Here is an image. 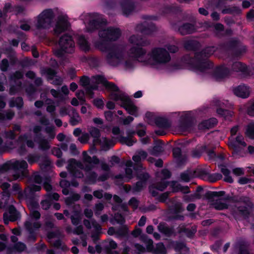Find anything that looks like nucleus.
<instances>
[{
  "instance_id": "f257e3e1",
  "label": "nucleus",
  "mask_w": 254,
  "mask_h": 254,
  "mask_svg": "<svg viewBox=\"0 0 254 254\" xmlns=\"http://www.w3.org/2000/svg\"><path fill=\"white\" fill-rule=\"evenodd\" d=\"M80 84L84 87L85 93L90 98L93 97V90L98 89L100 86H104L111 92V99L124 108L128 114L137 117L138 115L137 107L130 100L128 95L119 90L115 84L109 82L102 75L92 76L90 79L87 76H82L80 79Z\"/></svg>"
},
{
  "instance_id": "f03ea898",
  "label": "nucleus",
  "mask_w": 254,
  "mask_h": 254,
  "mask_svg": "<svg viewBox=\"0 0 254 254\" xmlns=\"http://www.w3.org/2000/svg\"><path fill=\"white\" fill-rule=\"evenodd\" d=\"M128 41L132 46L129 50L128 56L139 63L158 67L166 65L171 61V56L164 48H154L147 54L146 50L140 47L149 43L142 37L133 35L129 38Z\"/></svg>"
},
{
  "instance_id": "7ed1b4c3",
  "label": "nucleus",
  "mask_w": 254,
  "mask_h": 254,
  "mask_svg": "<svg viewBox=\"0 0 254 254\" xmlns=\"http://www.w3.org/2000/svg\"><path fill=\"white\" fill-rule=\"evenodd\" d=\"M84 23L85 31L88 32L99 30V40L95 42V45L102 52H105L107 50V42L116 41L121 35V31L119 28L106 27V19L98 13L86 14L85 16Z\"/></svg>"
},
{
  "instance_id": "20e7f679",
  "label": "nucleus",
  "mask_w": 254,
  "mask_h": 254,
  "mask_svg": "<svg viewBox=\"0 0 254 254\" xmlns=\"http://www.w3.org/2000/svg\"><path fill=\"white\" fill-rule=\"evenodd\" d=\"M214 47H207L199 53L195 54L194 59L186 56L171 68L172 70L187 68L198 74L209 73L213 64L207 60L208 57L215 51Z\"/></svg>"
},
{
  "instance_id": "39448f33",
  "label": "nucleus",
  "mask_w": 254,
  "mask_h": 254,
  "mask_svg": "<svg viewBox=\"0 0 254 254\" xmlns=\"http://www.w3.org/2000/svg\"><path fill=\"white\" fill-rule=\"evenodd\" d=\"M83 160L85 166L79 161L74 159L68 160V164L67 167L68 171L72 177L77 178H81L83 177V173L81 170H84L86 171V182L89 184H94L97 180L104 181L108 178V175L105 174L97 179V174L90 171L94 168L95 165L99 163V160L97 157L94 156L92 157L88 155L86 152H83Z\"/></svg>"
},
{
  "instance_id": "423d86ee",
  "label": "nucleus",
  "mask_w": 254,
  "mask_h": 254,
  "mask_svg": "<svg viewBox=\"0 0 254 254\" xmlns=\"http://www.w3.org/2000/svg\"><path fill=\"white\" fill-rule=\"evenodd\" d=\"M126 50L127 45L125 44H116L110 47L105 58L106 63L113 67L121 66L127 70L133 69L136 60L128 56Z\"/></svg>"
},
{
  "instance_id": "0eeeda50",
  "label": "nucleus",
  "mask_w": 254,
  "mask_h": 254,
  "mask_svg": "<svg viewBox=\"0 0 254 254\" xmlns=\"http://www.w3.org/2000/svg\"><path fill=\"white\" fill-rule=\"evenodd\" d=\"M28 205L31 210V212L28 220L25 223V227L30 234L28 239L34 241L36 238L34 233L41 226V224L39 221L41 215L38 211L35 210L38 208V204L37 203H29Z\"/></svg>"
},
{
  "instance_id": "6e6552de",
  "label": "nucleus",
  "mask_w": 254,
  "mask_h": 254,
  "mask_svg": "<svg viewBox=\"0 0 254 254\" xmlns=\"http://www.w3.org/2000/svg\"><path fill=\"white\" fill-rule=\"evenodd\" d=\"M2 136L5 139H6L7 142L9 140V142H6L4 145V147L8 149H13L15 147L14 143H25L26 145L29 147L33 148L35 146L34 141L30 139V136L27 134L21 135L18 137L17 141L15 140L16 134L11 130L9 131H4Z\"/></svg>"
},
{
  "instance_id": "1a4fd4ad",
  "label": "nucleus",
  "mask_w": 254,
  "mask_h": 254,
  "mask_svg": "<svg viewBox=\"0 0 254 254\" xmlns=\"http://www.w3.org/2000/svg\"><path fill=\"white\" fill-rule=\"evenodd\" d=\"M59 48L54 50V54L63 58L65 54H72L75 51V43L72 37L67 34L62 36L59 41Z\"/></svg>"
},
{
  "instance_id": "9d476101",
  "label": "nucleus",
  "mask_w": 254,
  "mask_h": 254,
  "mask_svg": "<svg viewBox=\"0 0 254 254\" xmlns=\"http://www.w3.org/2000/svg\"><path fill=\"white\" fill-rule=\"evenodd\" d=\"M55 14L51 9H47L41 12L36 17L35 26L38 30H47L52 27Z\"/></svg>"
},
{
  "instance_id": "9b49d317",
  "label": "nucleus",
  "mask_w": 254,
  "mask_h": 254,
  "mask_svg": "<svg viewBox=\"0 0 254 254\" xmlns=\"http://www.w3.org/2000/svg\"><path fill=\"white\" fill-rule=\"evenodd\" d=\"M173 116L180 117L177 130L181 133H185L191 129L192 123L190 122L191 117L190 112H175L172 113Z\"/></svg>"
},
{
  "instance_id": "f8f14e48",
  "label": "nucleus",
  "mask_w": 254,
  "mask_h": 254,
  "mask_svg": "<svg viewBox=\"0 0 254 254\" xmlns=\"http://www.w3.org/2000/svg\"><path fill=\"white\" fill-rule=\"evenodd\" d=\"M88 131L89 136L90 135L93 138V144L100 145L102 150H107L114 144L112 140L104 137H101L100 130L97 128L91 127L89 128Z\"/></svg>"
},
{
  "instance_id": "ddd939ff",
  "label": "nucleus",
  "mask_w": 254,
  "mask_h": 254,
  "mask_svg": "<svg viewBox=\"0 0 254 254\" xmlns=\"http://www.w3.org/2000/svg\"><path fill=\"white\" fill-rule=\"evenodd\" d=\"M239 130V126H236L231 129V137L228 141L229 147L233 150V154L238 153L243 148L246 146V143L244 141L242 135H238L236 137H233Z\"/></svg>"
},
{
  "instance_id": "4468645a",
  "label": "nucleus",
  "mask_w": 254,
  "mask_h": 254,
  "mask_svg": "<svg viewBox=\"0 0 254 254\" xmlns=\"http://www.w3.org/2000/svg\"><path fill=\"white\" fill-rule=\"evenodd\" d=\"M69 27L67 17L65 15H59L56 19L55 23L53 26V34L58 36L62 33L67 30Z\"/></svg>"
},
{
  "instance_id": "2eb2a0df",
  "label": "nucleus",
  "mask_w": 254,
  "mask_h": 254,
  "mask_svg": "<svg viewBox=\"0 0 254 254\" xmlns=\"http://www.w3.org/2000/svg\"><path fill=\"white\" fill-rule=\"evenodd\" d=\"M61 235V234L59 231L50 232L47 234V239L49 242L58 249L63 252H67L69 250V248L59 240Z\"/></svg>"
},
{
  "instance_id": "dca6fc26",
  "label": "nucleus",
  "mask_w": 254,
  "mask_h": 254,
  "mask_svg": "<svg viewBox=\"0 0 254 254\" xmlns=\"http://www.w3.org/2000/svg\"><path fill=\"white\" fill-rule=\"evenodd\" d=\"M16 172L13 174V179L17 180L26 176L28 164L24 160L15 161L12 164Z\"/></svg>"
},
{
  "instance_id": "f3484780",
  "label": "nucleus",
  "mask_w": 254,
  "mask_h": 254,
  "mask_svg": "<svg viewBox=\"0 0 254 254\" xmlns=\"http://www.w3.org/2000/svg\"><path fill=\"white\" fill-rule=\"evenodd\" d=\"M157 176L162 180L161 182L156 185V189L160 191H163L168 185L167 182L165 180L171 176V173L167 169H163L161 172L157 173Z\"/></svg>"
},
{
  "instance_id": "a211bd4d",
  "label": "nucleus",
  "mask_w": 254,
  "mask_h": 254,
  "mask_svg": "<svg viewBox=\"0 0 254 254\" xmlns=\"http://www.w3.org/2000/svg\"><path fill=\"white\" fill-rule=\"evenodd\" d=\"M240 202H244L245 205H247L250 201L249 197L246 196H241L239 198ZM247 212V208L245 206H240L239 204H237L234 208V211L232 212V215L234 217H236L237 214H241L243 215H245Z\"/></svg>"
},
{
  "instance_id": "6ab92c4d",
  "label": "nucleus",
  "mask_w": 254,
  "mask_h": 254,
  "mask_svg": "<svg viewBox=\"0 0 254 254\" xmlns=\"http://www.w3.org/2000/svg\"><path fill=\"white\" fill-rule=\"evenodd\" d=\"M231 70L226 65L217 67L214 70L213 77L217 80H220L229 75Z\"/></svg>"
},
{
  "instance_id": "aec40b11",
  "label": "nucleus",
  "mask_w": 254,
  "mask_h": 254,
  "mask_svg": "<svg viewBox=\"0 0 254 254\" xmlns=\"http://www.w3.org/2000/svg\"><path fill=\"white\" fill-rule=\"evenodd\" d=\"M19 217V213L13 206L9 208L8 211L4 213L3 220L5 224H8L9 221H15Z\"/></svg>"
},
{
  "instance_id": "412c9836",
  "label": "nucleus",
  "mask_w": 254,
  "mask_h": 254,
  "mask_svg": "<svg viewBox=\"0 0 254 254\" xmlns=\"http://www.w3.org/2000/svg\"><path fill=\"white\" fill-rule=\"evenodd\" d=\"M233 91L236 96L242 98H248L250 93V88L245 85H240L234 87Z\"/></svg>"
},
{
  "instance_id": "4be33fe9",
  "label": "nucleus",
  "mask_w": 254,
  "mask_h": 254,
  "mask_svg": "<svg viewBox=\"0 0 254 254\" xmlns=\"http://www.w3.org/2000/svg\"><path fill=\"white\" fill-rule=\"evenodd\" d=\"M42 73L46 74L48 80L55 79L53 81L52 83L55 85H60L62 82V80L60 77L56 76L55 71L50 68H46L42 70Z\"/></svg>"
},
{
  "instance_id": "5701e85b",
  "label": "nucleus",
  "mask_w": 254,
  "mask_h": 254,
  "mask_svg": "<svg viewBox=\"0 0 254 254\" xmlns=\"http://www.w3.org/2000/svg\"><path fill=\"white\" fill-rule=\"evenodd\" d=\"M135 133V131L128 129L127 130V136H121L120 140L122 143L125 144L128 146H131L136 142V140L134 139L132 137Z\"/></svg>"
},
{
  "instance_id": "b1692460",
  "label": "nucleus",
  "mask_w": 254,
  "mask_h": 254,
  "mask_svg": "<svg viewBox=\"0 0 254 254\" xmlns=\"http://www.w3.org/2000/svg\"><path fill=\"white\" fill-rule=\"evenodd\" d=\"M83 224L87 229H91L92 226L96 234H99L102 233L101 226L94 219L91 220V221L85 219L83 221Z\"/></svg>"
},
{
  "instance_id": "393cba45",
  "label": "nucleus",
  "mask_w": 254,
  "mask_h": 254,
  "mask_svg": "<svg viewBox=\"0 0 254 254\" xmlns=\"http://www.w3.org/2000/svg\"><path fill=\"white\" fill-rule=\"evenodd\" d=\"M217 123V120L214 118L203 121L200 123L198 126V129L200 130L208 129L214 127Z\"/></svg>"
},
{
  "instance_id": "a878e982",
  "label": "nucleus",
  "mask_w": 254,
  "mask_h": 254,
  "mask_svg": "<svg viewBox=\"0 0 254 254\" xmlns=\"http://www.w3.org/2000/svg\"><path fill=\"white\" fill-rule=\"evenodd\" d=\"M78 185V183L76 181L73 180L71 183H69L68 181L65 180H62L60 182V186L63 189V193L65 194H68L69 191L68 190V188L70 186H72L73 187H77Z\"/></svg>"
},
{
  "instance_id": "bb28decb",
  "label": "nucleus",
  "mask_w": 254,
  "mask_h": 254,
  "mask_svg": "<svg viewBox=\"0 0 254 254\" xmlns=\"http://www.w3.org/2000/svg\"><path fill=\"white\" fill-rule=\"evenodd\" d=\"M123 13L126 16L129 15L134 9V5L130 1H126L121 4Z\"/></svg>"
},
{
  "instance_id": "cd10ccee",
  "label": "nucleus",
  "mask_w": 254,
  "mask_h": 254,
  "mask_svg": "<svg viewBox=\"0 0 254 254\" xmlns=\"http://www.w3.org/2000/svg\"><path fill=\"white\" fill-rule=\"evenodd\" d=\"M77 43L81 50L86 52L90 50V44L83 36L78 37Z\"/></svg>"
},
{
  "instance_id": "c85d7f7f",
  "label": "nucleus",
  "mask_w": 254,
  "mask_h": 254,
  "mask_svg": "<svg viewBox=\"0 0 254 254\" xmlns=\"http://www.w3.org/2000/svg\"><path fill=\"white\" fill-rule=\"evenodd\" d=\"M146 24L138 25L136 27V30L139 31L143 34H150L155 29V27L152 24L148 25V27H145Z\"/></svg>"
},
{
  "instance_id": "c756f323",
  "label": "nucleus",
  "mask_w": 254,
  "mask_h": 254,
  "mask_svg": "<svg viewBox=\"0 0 254 254\" xmlns=\"http://www.w3.org/2000/svg\"><path fill=\"white\" fill-rule=\"evenodd\" d=\"M179 30L181 34L186 35L193 32L195 29L193 25L186 23L180 26Z\"/></svg>"
},
{
  "instance_id": "7c9ffc66",
  "label": "nucleus",
  "mask_w": 254,
  "mask_h": 254,
  "mask_svg": "<svg viewBox=\"0 0 254 254\" xmlns=\"http://www.w3.org/2000/svg\"><path fill=\"white\" fill-rule=\"evenodd\" d=\"M164 151V145L161 141H157L151 151V154L158 156Z\"/></svg>"
},
{
  "instance_id": "2f4dec72",
  "label": "nucleus",
  "mask_w": 254,
  "mask_h": 254,
  "mask_svg": "<svg viewBox=\"0 0 254 254\" xmlns=\"http://www.w3.org/2000/svg\"><path fill=\"white\" fill-rule=\"evenodd\" d=\"M141 239L143 242L146 245V250L147 252H151L153 254L154 246L153 245V241L149 239L145 235L141 236Z\"/></svg>"
},
{
  "instance_id": "473e14b6",
  "label": "nucleus",
  "mask_w": 254,
  "mask_h": 254,
  "mask_svg": "<svg viewBox=\"0 0 254 254\" xmlns=\"http://www.w3.org/2000/svg\"><path fill=\"white\" fill-rule=\"evenodd\" d=\"M72 114L70 116V124L72 126H76L81 122V118L76 111L72 108Z\"/></svg>"
},
{
  "instance_id": "72a5a7b5",
  "label": "nucleus",
  "mask_w": 254,
  "mask_h": 254,
  "mask_svg": "<svg viewBox=\"0 0 254 254\" xmlns=\"http://www.w3.org/2000/svg\"><path fill=\"white\" fill-rule=\"evenodd\" d=\"M77 207L79 210H77L73 212V214L71 216V220L72 223L74 225H77L81 220V211L80 209V206L77 205Z\"/></svg>"
},
{
  "instance_id": "f704fd0d",
  "label": "nucleus",
  "mask_w": 254,
  "mask_h": 254,
  "mask_svg": "<svg viewBox=\"0 0 254 254\" xmlns=\"http://www.w3.org/2000/svg\"><path fill=\"white\" fill-rule=\"evenodd\" d=\"M93 195L95 197L98 199H101L103 197L106 200H110L112 197L111 194L108 193H104L103 190H95L93 192Z\"/></svg>"
},
{
  "instance_id": "c9c22d12",
  "label": "nucleus",
  "mask_w": 254,
  "mask_h": 254,
  "mask_svg": "<svg viewBox=\"0 0 254 254\" xmlns=\"http://www.w3.org/2000/svg\"><path fill=\"white\" fill-rule=\"evenodd\" d=\"M125 165L126 168V177L125 179L126 181H128L129 180L132 178V171L131 167L132 165V163L131 160H127L126 161Z\"/></svg>"
},
{
  "instance_id": "e433bc0d",
  "label": "nucleus",
  "mask_w": 254,
  "mask_h": 254,
  "mask_svg": "<svg viewBox=\"0 0 254 254\" xmlns=\"http://www.w3.org/2000/svg\"><path fill=\"white\" fill-rule=\"evenodd\" d=\"M247 66L239 62H234L232 65V71L245 72Z\"/></svg>"
},
{
  "instance_id": "4c0bfd02",
  "label": "nucleus",
  "mask_w": 254,
  "mask_h": 254,
  "mask_svg": "<svg viewBox=\"0 0 254 254\" xmlns=\"http://www.w3.org/2000/svg\"><path fill=\"white\" fill-rule=\"evenodd\" d=\"M9 104L10 107H16L17 108H20L23 106V100L21 97L13 98L9 101Z\"/></svg>"
},
{
  "instance_id": "58836bf2",
  "label": "nucleus",
  "mask_w": 254,
  "mask_h": 254,
  "mask_svg": "<svg viewBox=\"0 0 254 254\" xmlns=\"http://www.w3.org/2000/svg\"><path fill=\"white\" fill-rule=\"evenodd\" d=\"M217 113L220 116L224 118L226 120L229 119L233 115V112L231 111L224 110L221 108L217 109Z\"/></svg>"
},
{
  "instance_id": "ea45409f",
  "label": "nucleus",
  "mask_w": 254,
  "mask_h": 254,
  "mask_svg": "<svg viewBox=\"0 0 254 254\" xmlns=\"http://www.w3.org/2000/svg\"><path fill=\"white\" fill-rule=\"evenodd\" d=\"M228 204L227 201L216 200L213 204V207L217 210H223L228 208Z\"/></svg>"
},
{
  "instance_id": "a19ab883",
  "label": "nucleus",
  "mask_w": 254,
  "mask_h": 254,
  "mask_svg": "<svg viewBox=\"0 0 254 254\" xmlns=\"http://www.w3.org/2000/svg\"><path fill=\"white\" fill-rule=\"evenodd\" d=\"M155 123L159 127H169V124L167 120L163 117H156L155 119Z\"/></svg>"
},
{
  "instance_id": "79ce46f5",
  "label": "nucleus",
  "mask_w": 254,
  "mask_h": 254,
  "mask_svg": "<svg viewBox=\"0 0 254 254\" xmlns=\"http://www.w3.org/2000/svg\"><path fill=\"white\" fill-rule=\"evenodd\" d=\"M166 253V248L162 243H158L155 248H154L153 254H165Z\"/></svg>"
},
{
  "instance_id": "37998d69",
  "label": "nucleus",
  "mask_w": 254,
  "mask_h": 254,
  "mask_svg": "<svg viewBox=\"0 0 254 254\" xmlns=\"http://www.w3.org/2000/svg\"><path fill=\"white\" fill-rule=\"evenodd\" d=\"M221 172L224 176V180L228 183H232L233 182V179L230 175V171L225 167L221 168Z\"/></svg>"
},
{
  "instance_id": "c03bdc74",
  "label": "nucleus",
  "mask_w": 254,
  "mask_h": 254,
  "mask_svg": "<svg viewBox=\"0 0 254 254\" xmlns=\"http://www.w3.org/2000/svg\"><path fill=\"white\" fill-rule=\"evenodd\" d=\"M80 198V196L78 193H73L71 196L67 197L65 202L66 205L69 206L71 205L74 201H77Z\"/></svg>"
},
{
  "instance_id": "a18cd8bd",
  "label": "nucleus",
  "mask_w": 254,
  "mask_h": 254,
  "mask_svg": "<svg viewBox=\"0 0 254 254\" xmlns=\"http://www.w3.org/2000/svg\"><path fill=\"white\" fill-rule=\"evenodd\" d=\"M45 103L47 105L46 110L50 113H53L56 110V106L54 101L50 99H46Z\"/></svg>"
},
{
  "instance_id": "49530a36",
  "label": "nucleus",
  "mask_w": 254,
  "mask_h": 254,
  "mask_svg": "<svg viewBox=\"0 0 254 254\" xmlns=\"http://www.w3.org/2000/svg\"><path fill=\"white\" fill-rule=\"evenodd\" d=\"M26 245L21 242H17L15 243L14 246L11 248L10 251L12 252H22L26 249Z\"/></svg>"
},
{
  "instance_id": "de8ad7c7",
  "label": "nucleus",
  "mask_w": 254,
  "mask_h": 254,
  "mask_svg": "<svg viewBox=\"0 0 254 254\" xmlns=\"http://www.w3.org/2000/svg\"><path fill=\"white\" fill-rule=\"evenodd\" d=\"M45 131L48 134L50 139L54 138L56 133L55 132V127L53 126L47 127L45 129Z\"/></svg>"
},
{
  "instance_id": "09e8293b",
  "label": "nucleus",
  "mask_w": 254,
  "mask_h": 254,
  "mask_svg": "<svg viewBox=\"0 0 254 254\" xmlns=\"http://www.w3.org/2000/svg\"><path fill=\"white\" fill-rule=\"evenodd\" d=\"M198 43L194 41H188L185 43L184 47L188 50H194Z\"/></svg>"
},
{
  "instance_id": "8fccbe9b",
  "label": "nucleus",
  "mask_w": 254,
  "mask_h": 254,
  "mask_svg": "<svg viewBox=\"0 0 254 254\" xmlns=\"http://www.w3.org/2000/svg\"><path fill=\"white\" fill-rule=\"evenodd\" d=\"M246 133L250 138H254V122L251 123L248 126Z\"/></svg>"
},
{
  "instance_id": "3c124183",
  "label": "nucleus",
  "mask_w": 254,
  "mask_h": 254,
  "mask_svg": "<svg viewBox=\"0 0 254 254\" xmlns=\"http://www.w3.org/2000/svg\"><path fill=\"white\" fill-rule=\"evenodd\" d=\"M104 208V205L101 202H99L95 204L94 210L96 216H99L100 215L102 211Z\"/></svg>"
},
{
  "instance_id": "603ef678",
  "label": "nucleus",
  "mask_w": 254,
  "mask_h": 254,
  "mask_svg": "<svg viewBox=\"0 0 254 254\" xmlns=\"http://www.w3.org/2000/svg\"><path fill=\"white\" fill-rule=\"evenodd\" d=\"M158 230L161 232L166 234V235H170L172 232V230L165 226L164 224H160L158 226Z\"/></svg>"
},
{
  "instance_id": "864d4df0",
  "label": "nucleus",
  "mask_w": 254,
  "mask_h": 254,
  "mask_svg": "<svg viewBox=\"0 0 254 254\" xmlns=\"http://www.w3.org/2000/svg\"><path fill=\"white\" fill-rule=\"evenodd\" d=\"M51 93L54 97L58 98L60 102L64 101L65 100L64 97L60 92L54 89L51 90Z\"/></svg>"
},
{
  "instance_id": "5fc2aeb1",
  "label": "nucleus",
  "mask_w": 254,
  "mask_h": 254,
  "mask_svg": "<svg viewBox=\"0 0 254 254\" xmlns=\"http://www.w3.org/2000/svg\"><path fill=\"white\" fill-rule=\"evenodd\" d=\"M14 113L11 111H8L5 113V115L0 113V121L4 120H10L14 116Z\"/></svg>"
},
{
  "instance_id": "6e6d98bb",
  "label": "nucleus",
  "mask_w": 254,
  "mask_h": 254,
  "mask_svg": "<svg viewBox=\"0 0 254 254\" xmlns=\"http://www.w3.org/2000/svg\"><path fill=\"white\" fill-rule=\"evenodd\" d=\"M192 178V175L191 173L189 172H185L181 174V179L184 181L188 182L190 181V180Z\"/></svg>"
},
{
  "instance_id": "4d7b16f0",
  "label": "nucleus",
  "mask_w": 254,
  "mask_h": 254,
  "mask_svg": "<svg viewBox=\"0 0 254 254\" xmlns=\"http://www.w3.org/2000/svg\"><path fill=\"white\" fill-rule=\"evenodd\" d=\"M23 77V73L20 71H16L10 77V81L12 83H16V81Z\"/></svg>"
},
{
  "instance_id": "13d9d810",
  "label": "nucleus",
  "mask_w": 254,
  "mask_h": 254,
  "mask_svg": "<svg viewBox=\"0 0 254 254\" xmlns=\"http://www.w3.org/2000/svg\"><path fill=\"white\" fill-rule=\"evenodd\" d=\"M196 232L195 226L192 227L191 229L186 228L184 229V232L188 237H191Z\"/></svg>"
},
{
  "instance_id": "bf43d9fd",
  "label": "nucleus",
  "mask_w": 254,
  "mask_h": 254,
  "mask_svg": "<svg viewBox=\"0 0 254 254\" xmlns=\"http://www.w3.org/2000/svg\"><path fill=\"white\" fill-rule=\"evenodd\" d=\"M223 191H209L206 193V196L209 198H214L223 195Z\"/></svg>"
},
{
  "instance_id": "052dcab7",
  "label": "nucleus",
  "mask_w": 254,
  "mask_h": 254,
  "mask_svg": "<svg viewBox=\"0 0 254 254\" xmlns=\"http://www.w3.org/2000/svg\"><path fill=\"white\" fill-rule=\"evenodd\" d=\"M105 247L107 249H115L117 247V244L112 240H109L106 242Z\"/></svg>"
},
{
  "instance_id": "680f3d73",
  "label": "nucleus",
  "mask_w": 254,
  "mask_h": 254,
  "mask_svg": "<svg viewBox=\"0 0 254 254\" xmlns=\"http://www.w3.org/2000/svg\"><path fill=\"white\" fill-rule=\"evenodd\" d=\"M135 250L133 252V254H141L145 251V248L141 245L136 244L134 245Z\"/></svg>"
},
{
  "instance_id": "e2e57ef3",
  "label": "nucleus",
  "mask_w": 254,
  "mask_h": 254,
  "mask_svg": "<svg viewBox=\"0 0 254 254\" xmlns=\"http://www.w3.org/2000/svg\"><path fill=\"white\" fill-rule=\"evenodd\" d=\"M145 186V181H139L137 182L135 187L133 188V191L137 192L140 191Z\"/></svg>"
},
{
  "instance_id": "0e129e2a",
  "label": "nucleus",
  "mask_w": 254,
  "mask_h": 254,
  "mask_svg": "<svg viewBox=\"0 0 254 254\" xmlns=\"http://www.w3.org/2000/svg\"><path fill=\"white\" fill-rule=\"evenodd\" d=\"M39 147L42 150H47L50 148V145L47 141L42 139L39 142Z\"/></svg>"
},
{
  "instance_id": "69168bd1",
  "label": "nucleus",
  "mask_w": 254,
  "mask_h": 254,
  "mask_svg": "<svg viewBox=\"0 0 254 254\" xmlns=\"http://www.w3.org/2000/svg\"><path fill=\"white\" fill-rule=\"evenodd\" d=\"M84 95L85 92L83 90L78 91L76 93V96L80 100L81 104H82L85 101Z\"/></svg>"
},
{
  "instance_id": "338daca9",
  "label": "nucleus",
  "mask_w": 254,
  "mask_h": 254,
  "mask_svg": "<svg viewBox=\"0 0 254 254\" xmlns=\"http://www.w3.org/2000/svg\"><path fill=\"white\" fill-rule=\"evenodd\" d=\"M89 134L88 133H83L78 138V140L82 143H86L89 139Z\"/></svg>"
},
{
  "instance_id": "774afa93",
  "label": "nucleus",
  "mask_w": 254,
  "mask_h": 254,
  "mask_svg": "<svg viewBox=\"0 0 254 254\" xmlns=\"http://www.w3.org/2000/svg\"><path fill=\"white\" fill-rule=\"evenodd\" d=\"M93 104L99 109H103L104 107V102L102 99H94Z\"/></svg>"
}]
</instances>
